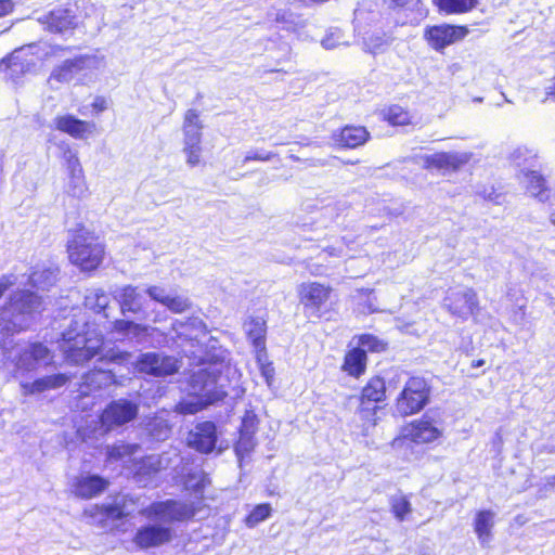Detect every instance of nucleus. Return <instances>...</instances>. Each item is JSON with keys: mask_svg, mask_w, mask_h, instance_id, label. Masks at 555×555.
Here are the masks:
<instances>
[{"mask_svg": "<svg viewBox=\"0 0 555 555\" xmlns=\"http://www.w3.org/2000/svg\"><path fill=\"white\" fill-rule=\"evenodd\" d=\"M274 156H275V154L272 153V152L263 153V152H257V151L253 152V151H250L244 157L243 163L246 164V163H248L250 160L268 162V160L272 159Z\"/></svg>", "mask_w": 555, "mask_h": 555, "instance_id": "obj_55", "label": "nucleus"}, {"mask_svg": "<svg viewBox=\"0 0 555 555\" xmlns=\"http://www.w3.org/2000/svg\"><path fill=\"white\" fill-rule=\"evenodd\" d=\"M42 300L35 293L17 291L0 311V333L12 335L26 330L33 313L41 308Z\"/></svg>", "mask_w": 555, "mask_h": 555, "instance_id": "obj_4", "label": "nucleus"}, {"mask_svg": "<svg viewBox=\"0 0 555 555\" xmlns=\"http://www.w3.org/2000/svg\"><path fill=\"white\" fill-rule=\"evenodd\" d=\"M525 302L519 305L513 312V319L516 323H521L525 320L526 311Z\"/></svg>", "mask_w": 555, "mask_h": 555, "instance_id": "obj_59", "label": "nucleus"}, {"mask_svg": "<svg viewBox=\"0 0 555 555\" xmlns=\"http://www.w3.org/2000/svg\"><path fill=\"white\" fill-rule=\"evenodd\" d=\"M180 366V361L176 357L156 351L141 353L134 362V369L139 373L154 377L173 375Z\"/></svg>", "mask_w": 555, "mask_h": 555, "instance_id": "obj_10", "label": "nucleus"}, {"mask_svg": "<svg viewBox=\"0 0 555 555\" xmlns=\"http://www.w3.org/2000/svg\"><path fill=\"white\" fill-rule=\"evenodd\" d=\"M258 426L257 415L253 411H246L243 418L240 433L255 435Z\"/></svg>", "mask_w": 555, "mask_h": 555, "instance_id": "obj_53", "label": "nucleus"}, {"mask_svg": "<svg viewBox=\"0 0 555 555\" xmlns=\"http://www.w3.org/2000/svg\"><path fill=\"white\" fill-rule=\"evenodd\" d=\"M392 39L384 31H375L363 38L364 50L370 53H379L391 43Z\"/></svg>", "mask_w": 555, "mask_h": 555, "instance_id": "obj_36", "label": "nucleus"}, {"mask_svg": "<svg viewBox=\"0 0 555 555\" xmlns=\"http://www.w3.org/2000/svg\"><path fill=\"white\" fill-rule=\"evenodd\" d=\"M385 383L382 378H372L362 390V399L371 402H379L385 397Z\"/></svg>", "mask_w": 555, "mask_h": 555, "instance_id": "obj_42", "label": "nucleus"}, {"mask_svg": "<svg viewBox=\"0 0 555 555\" xmlns=\"http://www.w3.org/2000/svg\"><path fill=\"white\" fill-rule=\"evenodd\" d=\"M3 357L11 377L21 388L24 382H30L38 369L52 364L54 359L53 351L42 343L16 344L5 348Z\"/></svg>", "mask_w": 555, "mask_h": 555, "instance_id": "obj_3", "label": "nucleus"}, {"mask_svg": "<svg viewBox=\"0 0 555 555\" xmlns=\"http://www.w3.org/2000/svg\"><path fill=\"white\" fill-rule=\"evenodd\" d=\"M468 29L464 26L441 24L428 27L425 38L428 44L435 50H442L466 37Z\"/></svg>", "mask_w": 555, "mask_h": 555, "instance_id": "obj_13", "label": "nucleus"}, {"mask_svg": "<svg viewBox=\"0 0 555 555\" xmlns=\"http://www.w3.org/2000/svg\"><path fill=\"white\" fill-rule=\"evenodd\" d=\"M144 293L152 300L159 302L172 313H183L192 307L189 297L177 293H169L164 287L157 285L149 286Z\"/></svg>", "mask_w": 555, "mask_h": 555, "instance_id": "obj_17", "label": "nucleus"}, {"mask_svg": "<svg viewBox=\"0 0 555 555\" xmlns=\"http://www.w3.org/2000/svg\"><path fill=\"white\" fill-rule=\"evenodd\" d=\"M248 338L257 349H264L266 321L262 318H250L244 324Z\"/></svg>", "mask_w": 555, "mask_h": 555, "instance_id": "obj_34", "label": "nucleus"}, {"mask_svg": "<svg viewBox=\"0 0 555 555\" xmlns=\"http://www.w3.org/2000/svg\"><path fill=\"white\" fill-rule=\"evenodd\" d=\"M69 260L82 271L95 270L104 257V246L93 233L79 230L69 241Z\"/></svg>", "mask_w": 555, "mask_h": 555, "instance_id": "obj_5", "label": "nucleus"}, {"mask_svg": "<svg viewBox=\"0 0 555 555\" xmlns=\"http://www.w3.org/2000/svg\"><path fill=\"white\" fill-rule=\"evenodd\" d=\"M405 431V437L415 443H430L442 436V428L435 425L427 415L413 422Z\"/></svg>", "mask_w": 555, "mask_h": 555, "instance_id": "obj_21", "label": "nucleus"}, {"mask_svg": "<svg viewBox=\"0 0 555 555\" xmlns=\"http://www.w3.org/2000/svg\"><path fill=\"white\" fill-rule=\"evenodd\" d=\"M348 241L344 237L335 246L325 247L322 253L328 257H344L347 256L345 248L348 247Z\"/></svg>", "mask_w": 555, "mask_h": 555, "instance_id": "obj_54", "label": "nucleus"}, {"mask_svg": "<svg viewBox=\"0 0 555 555\" xmlns=\"http://www.w3.org/2000/svg\"><path fill=\"white\" fill-rule=\"evenodd\" d=\"M348 43L349 42L345 39L341 30L338 28L330 29L321 41V44L328 50L335 49L341 44L347 46Z\"/></svg>", "mask_w": 555, "mask_h": 555, "instance_id": "obj_49", "label": "nucleus"}, {"mask_svg": "<svg viewBox=\"0 0 555 555\" xmlns=\"http://www.w3.org/2000/svg\"><path fill=\"white\" fill-rule=\"evenodd\" d=\"M389 506L398 521L406 520L408 516L412 513V505L409 499L402 493L390 496Z\"/></svg>", "mask_w": 555, "mask_h": 555, "instance_id": "obj_37", "label": "nucleus"}, {"mask_svg": "<svg viewBox=\"0 0 555 555\" xmlns=\"http://www.w3.org/2000/svg\"><path fill=\"white\" fill-rule=\"evenodd\" d=\"M13 285V282L8 276L0 278V298Z\"/></svg>", "mask_w": 555, "mask_h": 555, "instance_id": "obj_62", "label": "nucleus"}, {"mask_svg": "<svg viewBox=\"0 0 555 555\" xmlns=\"http://www.w3.org/2000/svg\"><path fill=\"white\" fill-rule=\"evenodd\" d=\"M331 294V286L318 282L301 283L298 286L299 301L311 317H321V309L330 299Z\"/></svg>", "mask_w": 555, "mask_h": 555, "instance_id": "obj_12", "label": "nucleus"}, {"mask_svg": "<svg viewBox=\"0 0 555 555\" xmlns=\"http://www.w3.org/2000/svg\"><path fill=\"white\" fill-rule=\"evenodd\" d=\"M57 344L66 362L82 365L100 353L103 336L85 320H74Z\"/></svg>", "mask_w": 555, "mask_h": 555, "instance_id": "obj_2", "label": "nucleus"}, {"mask_svg": "<svg viewBox=\"0 0 555 555\" xmlns=\"http://www.w3.org/2000/svg\"><path fill=\"white\" fill-rule=\"evenodd\" d=\"M396 327L403 333L416 334L414 322H403L401 319H397Z\"/></svg>", "mask_w": 555, "mask_h": 555, "instance_id": "obj_58", "label": "nucleus"}, {"mask_svg": "<svg viewBox=\"0 0 555 555\" xmlns=\"http://www.w3.org/2000/svg\"><path fill=\"white\" fill-rule=\"evenodd\" d=\"M202 141H183L182 152L185 155V162L190 167H195L201 163Z\"/></svg>", "mask_w": 555, "mask_h": 555, "instance_id": "obj_47", "label": "nucleus"}, {"mask_svg": "<svg viewBox=\"0 0 555 555\" xmlns=\"http://www.w3.org/2000/svg\"><path fill=\"white\" fill-rule=\"evenodd\" d=\"M369 132L364 127L347 126L343 128L336 141L343 146L354 149L366 142Z\"/></svg>", "mask_w": 555, "mask_h": 555, "instance_id": "obj_31", "label": "nucleus"}, {"mask_svg": "<svg viewBox=\"0 0 555 555\" xmlns=\"http://www.w3.org/2000/svg\"><path fill=\"white\" fill-rule=\"evenodd\" d=\"M470 159V154L459 152H441L422 157L425 168L439 170H457Z\"/></svg>", "mask_w": 555, "mask_h": 555, "instance_id": "obj_19", "label": "nucleus"}, {"mask_svg": "<svg viewBox=\"0 0 555 555\" xmlns=\"http://www.w3.org/2000/svg\"><path fill=\"white\" fill-rule=\"evenodd\" d=\"M366 367V352L363 349L353 348L345 357L343 369L352 376L358 377Z\"/></svg>", "mask_w": 555, "mask_h": 555, "instance_id": "obj_32", "label": "nucleus"}, {"mask_svg": "<svg viewBox=\"0 0 555 555\" xmlns=\"http://www.w3.org/2000/svg\"><path fill=\"white\" fill-rule=\"evenodd\" d=\"M255 439L253 434L240 433L238 441L235 446V452L240 459L249 454L255 448Z\"/></svg>", "mask_w": 555, "mask_h": 555, "instance_id": "obj_50", "label": "nucleus"}, {"mask_svg": "<svg viewBox=\"0 0 555 555\" xmlns=\"http://www.w3.org/2000/svg\"><path fill=\"white\" fill-rule=\"evenodd\" d=\"M546 93L555 98V76L553 82L546 88Z\"/></svg>", "mask_w": 555, "mask_h": 555, "instance_id": "obj_64", "label": "nucleus"}, {"mask_svg": "<svg viewBox=\"0 0 555 555\" xmlns=\"http://www.w3.org/2000/svg\"><path fill=\"white\" fill-rule=\"evenodd\" d=\"M59 270L56 268H48L36 270L31 273L29 280L33 286L39 289H48L57 280Z\"/></svg>", "mask_w": 555, "mask_h": 555, "instance_id": "obj_38", "label": "nucleus"}, {"mask_svg": "<svg viewBox=\"0 0 555 555\" xmlns=\"http://www.w3.org/2000/svg\"><path fill=\"white\" fill-rule=\"evenodd\" d=\"M273 21L281 24L282 28L288 31H296L305 26V23L288 10H278L274 13Z\"/></svg>", "mask_w": 555, "mask_h": 555, "instance_id": "obj_40", "label": "nucleus"}, {"mask_svg": "<svg viewBox=\"0 0 555 555\" xmlns=\"http://www.w3.org/2000/svg\"><path fill=\"white\" fill-rule=\"evenodd\" d=\"M429 387L422 377H410L399 397L396 409L401 415H411L420 412L428 402Z\"/></svg>", "mask_w": 555, "mask_h": 555, "instance_id": "obj_9", "label": "nucleus"}, {"mask_svg": "<svg viewBox=\"0 0 555 555\" xmlns=\"http://www.w3.org/2000/svg\"><path fill=\"white\" fill-rule=\"evenodd\" d=\"M37 46L30 44L26 49L15 50L8 59L0 63V70L5 72V78L16 81L24 73L30 70L34 63L25 60L27 51L36 49Z\"/></svg>", "mask_w": 555, "mask_h": 555, "instance_id": "obj_22", "label": "nucleus"}, {"mask_svg": "<svg viewBox=\"0 0 555 555\" xmlns=\"http://www.w3.org/2000/svg\"><path fill=\"white\" fill-rule=\"evenodd\" d=\"M188 444L202 453H210L217 442V428L212 422L198 423L188 435Z\"/></svg>", "mask_w": 555, "mask_h": 555, "instance_id": "obj_16", "label": "nucleus"}, {"mask_svg": "<svg viewBox=\"0 0 555 555\" xmlns=\"http://www.w3.org/2000/svg\"><path fill=\"white\" fill-rule=\"evenodd\" d=\"M92 107L96 112H103L107 108L106 100L102 96H96L92 103Z\"/></svg>", "mask_w": 555, "mask_h": 555, "instance_id": "obj_61", "label": "nucleus"}, {"mask_svg": "<svg viewBox=\"0 0 555 555\" xmlns=\"http://www.w3.org/2000/svg\"><path fill=\"white\" fill-rule=\"evenodd\" d=\"M172 331L176 332L179 337H184L189 340H198L207 336V326L198 318H190L185 322L176 320L172 323Z\"/></svg>", "mask_w": 555, "mask_h": 555, "instance_id": "obj_29", "label": "nucleus"}, {"mask_svg": "<svg viewBox=\"0 0 555 555\" xmlns=\"http://www.w3.org/2000/svg\"><path fill=\"white\" fill-rule=\"evenodd\" d=\"M208 483H210L208 476L201 469L189 473L184 481L185 488L193 491L196 496L203 492Z\"/></svg>", "mask_w": 555, "mask_h": 555, "instance_id": "obj_43", "label": "nucleus"}, {"mask_svg": "<svg viewBox=\"0 0 555 555\" xmlns=\"http://www.w3.org/2000/svg\"><path fill=\"white\" fill-rule=\"evenodd\" d=\"M359 349L370 350V351H382L385 349V344L377 339L376 337L365 334L360 336L359 338Z\"/></svg>", "mask_w": 555, "mask_h": 555, "instance_id": "obj_52", "label": "nucleus"}, {"mask_svg": "<svg viewBox=\"0 0 555 555\" xmlns=\"http://www.w3.org/2000/svg\"><path fill=\"white\" fill-rule=\"evenodd\" d=\"M95 514H100L103 517L111 518L114 520L120 519L124 516L122 509L119 506L113 505V504L101 505V506L95 505L91 509V515L93 516Z\"/></svg>", "mask_w": 555, "mask_h": 555, "instance_id": "obj_51", "label": "nucleus"}, {"mask_svg": "<svg viewBox=\"0 0 555 555\" xmlns=\"http://www.w3.org/2000/svg\"><path fill=\"white\" fill-rule=\"evenodd\" d=\"M221 367V364L209 363L192 373L189 382V398L177 405L181 414H195L205 406L221 401L228 395Z\"/></svg>", "mask_w": 555, "mask_h": 555, "instance_id": "obj_1", "label": "nucleus"}, {"mask_svg": "<svg viewBox=\"0 0 555 555\" xmlns=\"http://www.w3.org/2000/svg\"><path fill=\"white\" fill-rule=\"evenodd\" d=\"M496 514L490 509L478 511L474 518V531L482 546L488 545L492 540V530L495 525Z\"/></svg>", "mask_w": 555, "mask_h": 555, "instance_id": "obj_28", "label": "nucleus"}, {"mask_svg": "<svg viewBox=\"0 0 555 555\" xmlns=\"http://www.w3.org/2000/svg\"><path fill=\"white\" fill-rule=\"evenodd\" d=\"M149 435L157 441H164L171 434V426L168 421L162 416H156L147 423Z\"/></svg>", "mask_w": 555, "mask_h": 555, "instance_id": "obj_39", "label": "nucleus"}, {"mask_svg": "<svg viewBox=\"0 0 555 555\" xmlns=\"http://www.w3.org/2000/svg\"><path fill=\"white\" fill-rule=\"evenodd\" d=\"M38 22L51 33L64 34L77 25L76 16L68 9L59 8L38 17Z\"/></svg>", "mask_w": 555, "mask_h": 555, "instance_id": "obj_18", "label": "nucleus"}, {"mask_svg": "<svg viewBox=\"0 0 555 555\" xmlns=\"http://www.w3.org/2000/svg\"><path fill=\"white\" fill-rule=\"evenodd\" d=\"M62 158L65 168L64 192L74 198H85L89 194L86 175L80 163L78 152L69 144H62Z\"/></svg>", "mask_w": 555, "mask_h": 555, "instance_id": "obj_6", "label": "nucleus"}, {"mask_svg": "<svg viewBox=\"0 0 555 555\" xmlns=\"http://www.w3.org/2000/svg\"><path fill=\"white\" fill-rule=\"evenodd\" d=\"M115 298L118 299L122 313L138 314L144 312V293L140 292L138 287L124 286L115 292Z\"/></svg>", "mask_w": 555, "mask_h": 555, "instance_id": "obj_25", "label": "nucleus"}, {"mask_svg": "<svg viewBox=\"0 0 555 555\" xmlns=\"http://www.w3.org/2000/svg\"><path fill=\"white\" fill-rule=\"evenodd\" d=\"M348 208L346 202L332 201L320 208V216L323 218V223L334 222L346 209Z\"/></svg>", "mask_w": 555, "mask_h": 555, "instance_id": "obj_44", "label": "nucleus"}, {"mask_svg": "<svg viewBox=\"0 0 555 555\" xmlns=\"http://www.w3.org/2000/svg\"><path fill=\"white\" fill-rule=\"evenodd\" d=\"M140 449L138 444H126V443H117L114 446L107 447L106 456L108 462H118L128 463L132 460V456Z\"/></svg>", "mask_w": 555, "mask_h": 555, "instance_id": "obj_35", "label": "nucleus"}, {"mask_svg": "<svg viewBox=\"0 0 555 555\" xmlns=\"http://www.w3.org/2000/svg\"><path fill=\"white\" fill-rule=\"evenodd\" d=\"M162 468V461L158 455H150L134 463L135 476L139 482L147 485L152 474H156Z\"/></svg>", "mask_w": 555, "mask_h": 555, "instance_id": "obj_33", "label": "nucleus"}, {"mask_svg": "<svg viewBox=\"0 0 555 555\" xmlns=\"http://www.w3.org/2000/svg\"><path fill=\"white\" fill-rule=\"evenodd\" d=\"M527 192L541 203H547L553 197V191L547 186L542 175L534 170H521L518 176Z\"/></svg>", "mask_w": 555, "mask_h": 555, "instance_id": "obj_23", "label": "nucleus"}, {"mask_svg": "<svg viewBox=\"0 0 555 555\" xmlns=\"http://www.w3.org/2000/svg\"><path fill=\"white\" fill-rule=\"evenodd\" d=\"M70 379V376L57 373L53 375H46L40 378H37L33 382H24L22 385V395L23 396H31L41 393L48 390L59 389L66 385V383Z\"/></svg>", "mask_w": 555, "mask_h": 555, "instance_id": "obj_24", "label": "nucleus"}, {"mask_svg": "<svg viewBox=\"0 0 555 555\" xmlns=\"http://www.w3.org/2000/svg\"><path fill=\"white\" fill-rule=\"evenodd\" d=\"M193 503H186L177 500H166L154 502L147 507L141 509L140 514L147 519L172 524L176 521H185L192 518L196 513Z\"/></svg>", "mask_w": 555, "mask_h": 555, "instance_id": "obj_8", "label": "nucleus"}, {"mask_svg": "<svg viewBox=\"0 0 555 555\" xmlns=\"http://www.w3.org/2000/svg\"><path fill=\"white\" fill-rule=\"evenodd\" d=\"M54 125L57 130L79 140L94 134L96 130L93 121L81 120L68 114L55 117Z\"/></svg>", "mask_w": 555, "mask_h": 555, "instance_id": "obj_20", "label": "nucleus"}, {"mask_svg": "<svg viewBox=\"0 0 555 555\" xmlns=\"http://www.w3.org/2000/svg\"><path fill=\"white\" fill-rule=\"evenodd\" d=\"M139 412V405L126 399L111 402L102 412L100 421L105 433L133 421Z\"/></svg>", "mask_w": 555, "mask_h": 555, "instance_id": "obj_11", "label": "nucleus"}, {"mask_svg": "<svg viewBox=\"0 0 555 555\" xmlns=\"http://www.w3.org/2000/svg\"><path fill=\"white\" fill-rule=\"evenodd\" d=\"M113 331L124 337L137 341L138 344H145L149 341L150 336L156 331V328L134 323L132 321L117 320L114 322Z\"/></svg>", "mask_w": 555, "mask_h": 555, "instance_id": "obj_26", "label": "nucleus"}, {"mask_svg": "<svg viewBox=\"0 0 555 555\" xmlns=\"http://www.w3.org/2000/svg\"><path fill=\"white\" fill-rule=\"evenodd\" d=\"M444 306L460 318L466 319L478 311V297L472 288L450 291L444 298Z\"/></svg>", "mask_w": 555, "mask_h": 555, "instance_id": "obj_14", "label": "nucleus"}, {"mask_svg": "<svg viewBox=\"0 0 555 555\" xmlns=\"http://www.w3.org/2000/svg\"><path fill=\"white\" fill-rule=\"evenodd\" d=\"M107 485V480L100 476L82 475L76 478L74 483V493L81 499H91L102 493L106 489Z\"/></svg>", "mask_w": 555, "mask_h": 555, "instance_id": "obj_27", "label": "nucleus"}, {"mask_svg": "<svg viewBox=\"0 0 555 555\" xmlns=\"http://www.w3.org/2000/svg\"><path fill=\"white\" fill-rule=\"evenodd\" d=\"M436 2L447 13H464L477 4V0H436Z\"/></svg>", "mask_w": 555, "mask_h": 555, "instance_id": "obj_45", "label": "nucleus"}, {"mask_svg": "<svg viewBox=\"0 0 555 555\" xmlns=\"http://www.w3.org/2000/svg\"><path fill=\"white\" fill-rule=\"evenodd\" d=\"M128 357L127 353H122V352H115V351H109L105 358H109V360L112 361H115V362H121L124 360H126Z\"/></svg>", "mask_w": 555, "mask_h": 555, "instance_id": "obj_63", "label": "nucleus"}, {"mask_svg": "<svg viewBox=\"0 0 555 555\" xmlns=\"http://www.w3.org/2000/svg\"><path fill=\"white\" fill-rule=\"evenodd\" d=\"M384 118L393 126H404L411 122L408 111L399 105H391L383 112Z\"/></svg>", "mask_w": 555, "mask_h": 555, "instance_id": "obj_46", "label": "nucleus"}, {"mask_svg": "<svg viewBox=\"0 0 555 555\" xmlns=\"http://www.w3.org/2000/svg\"><path fill=\"white\" fill-rule=\"evenodd\" d=\"M203 128L199 113L194 108L188 109L182 125L183 141H202Z\"/></svg>", "mask_w": 555, "mask_h": 555, "instance_id": "obj_30", "label": "nucleus"}, {"mask_svg": "<svg viewBox=\"0 0 555 555\" xmlns=\"http://www.w3.org/2000/svg\"><path fill=\"white\" fill-rule=\"evenodd\" d=\"M271 511L272 508L268 503L255 506L245 519L246 526L249 528L256 527L259 522L270 517Z\"/></svg>", "mask_w": 555, "mask_h": 555, "instance_id": "obj_48", "label": "nucleus"}, {"mask_svg": "<svg viewBox=\"0 0 555 555\" xmlns=\"http://www.w3.org/2000/svg\"><path fill=\"white\" fill-rule=\"evenodd\" d=\"M104 66V57L95 54L80 55L78 57L66 60L55 66L48 79L53 89H59L61 85L69 83L82 70L100 69Z\"/></svg>", "mask_w": 555, "mask_h": 555, "instance_id": "obj_7", "label": "nucleus"}, {"mask_svg": "<svg viewBox=\"0 0 555 555\" xmlns=\"http://www.w3.org/2000/svg\"><path fill=\"white\" fill-rule=\"evenodd\" d=\"M373 299L371 295H367L364 302L359 305V311L361 313H373L376 312L377 309L374 307Z\"/></svg>", "mask_w": 555, "mask_h": 555, "instance_id": "obj_57", "label": "nucleus"}, {"mask_svg": "<svg viewBox=\"0 0 555 555\" xmlns=\"http://www.w3.org/2000/svg\"><path fill=\"white\" fill-rule=\"evenodd\" d=\"M260 363L261 375L263 376L268 386H271L274 377V367L272 363H263L260 358H258Z\"/></svg>", "mask_w": 555, "mask_h": 555, "instance_id": "obj_56", "label": "nucleus"}, {"mask_svg": "<svg viewBox=\"0 0 555 555\" xmlns=\"http://www.w3.org/2000/svg\"><path fill=\"white\" fill-rule=\"evenodd\" d=\"M14 3L11 0H0V17L13 11Z\"/></svg>", "mask_w": 555, "mask_h": 555, "instance_id": "obj_60", "label": "nucleus"}, {"mask_svg": "<svg viewBox=\"0 0 555 555\" xmlns=\"http://www.w3.org/2000/svg\"><path fill=\"white\" fill-rule=\"evenodd\" d=\"M172 539V530L163 525H146L138 529L133 542L142 548L157 547L168 543Z\"/></svg>", "mask_w": 555, "mask_h": 555, "instance_id": "obj_15", "label": "nucleus"}, {"mask_svg": "<svg viewBox=\"0 0 555 555\" xmlns=\"http://www.w3.org/2000/svg\"><path fill=\"white\" fill-rule=\"evenodd\" d=\"M109 304V296L102 289H89L85 297V305L87 308L96 312L104 311Z\"/></svg>", "mask_w": 555, "mask_h": 555, "instance_id": "obj_41", "label": "nucleus"}]
</instances>
